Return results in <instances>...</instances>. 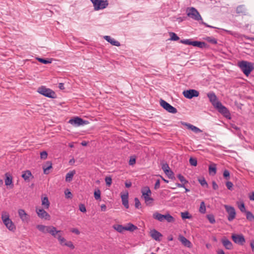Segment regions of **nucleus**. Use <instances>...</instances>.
<instances>
[{
  "mask_svg": "<svg viewBox=\"0 0 254 254\" xmlns=\"http://www.w3.org/2000/svg\"><path fill=\"white\" fill-rule=\"evenodd\" d=\"M199 183L200 184V185L202 186H207V182L206 181H205V180L203 178V179H199Z\"/></svg>",
  "mask_w": 254,
  "mask_h": 254,
  "instance_id": "obj_55",
  "label": "nucleus"
},
{
  "mask_svg": "<svg viewBox=\"0 0 254 254\" xmlns=\"http://www.w3.org/2000/svg\"><path fill=\"white\" fill-rule=\"evenodd\" d=\"M162 169L164 171L165 173H166V172H167L169 170H170V168L167 164H163V165L162 166Z\"/></svg>",
  "mask_w": 254,
  "mask_h": 254,
  "instance_id": "obj_50",
  "label": "nucleus"
},
{
  "mask_svg": "<svg viewBox=\"0 0 254 254\" xmlns=\"http://www.w3.org/2000/svg\"><path fill=\"white\" fill-rule=\"evenodd\" d=\"M65 194L67 198H71L72 197V194H71V192L69 191H68L67 192H66V191H65Z\"/></svg>",
  "mask_w": 254,
  "mask_h": 254,
  "instance_id": "obj_60",
  "label": "nucleus"
},
{
  "mask_svg": "<svg viewBox=\"0 0 254 254\" xmlns=\"http://www.w3.org/2000/svg\"><path fill=\"white\" fill-rule=\"evenodd\" d=\"M52 168V163L50 161H47L45 165L43 166L44 173L45 174H48L49 173V170Z\"/></svg>",
  "mask_w": 254,
  "mask_h": 254,
  "instance_id": "obj_25",
  "label": "nucleus"
},
{
  "mask_svg": "<svg viewBox=\"0 0 254 254\" xmlns=\"http://www.w3.org/2000/svg\"><path fill=\"white\" fill-rule=\"evenodd\" d=\"M165 219L169 223L173 222L175 221L174 218L169 214L165 215Z\"/></svg>",
  "mask_w": 254,
  "mask_h": 254,
  "instance_id": "obj_38",
  "label": "nucleus"
},
{
  "mask_svg": "<svg viewBox=\"0 0 254 254\" xmlns=\"http://www.w3.org/2000/svg\"><path fill=\"white\" fill-rule=\"evenodd\" d=\"M128 195L127 192L126 193L121 195V198L122 203L126 208H128L129 207L128 201Z\"/></svg>",
  "mask_w": 254,
  "mask_h": 254,
  "instance_id": "obj_24",
  "label": "nucleus"
},
{
  "mask_svg": "<svg viewBox=\"0 0 254 254\" xmlns=\"http://www.w3.org/2000/svg\"><path fill=\"white\" fill-rule=\"evenodd\" d=\"M236 12L238 14H241L244 15L248 14L247 10L244 5H240L236 8Z\"/></svg>",
  "mask_w": 254,
  "mask_h": 254,
  "instance_id": "obj_23",
  "label": "nucleus"
},
{
  "mask_svg": "<svg viewBox=\"0 0 254 254\" xmlns=\"http://www.w3.org/2000/svg\"><path fill=\"white\" fill-rule=\"evenodd\" d=\"M189 162L191 166H196L197 165V160L195 158L190 157L189 159Z\"/></svg>",
  "mask_w": 254,
  "mask_h": 254,
  "instance_id": "obj_45",
  "label": "nucleus"
},
{
  "mask_svg": "<svg viewBox=\"0 0 254 254\" xmlns=\"http://www.w3.org/2000/svg\"><path fill=\"white\" fill-rule=\"evenodd\" d=\"M181 124L187 127L188 129H190L191 130H192V131H193L195 133H197L202 132V130L200 129H199L198 127H197L192 125H191L189 123L181 122Z\"/></svg>",
  "mask_w": 254,
  "mask_h": 254,
  "instance_id": "obj_17",
  "label": "nucleus"
},
{
  "mask_svg": "<svg viewBox=\"0 0 254 254\" xmlns=\"http://www.w3.org/2000/svg\"><path fill=\"white\" fill-rule=\"evenodd\" d=\"M160 104L162 107L169 113L175 114L177 112V110L175 107L163 99L160 100Z\"/></svg>",
  "mask_w": 254,
  "mask_h": 254,
  "instance_id": "obj_9",
  "label": "nucleus"
},
{
  "mask_svg": "<svg viewBox=\"0 0 254 254\" xmlns=\"http://www.w3.org/2000/svg\"><path fill=\"white\" fill-rule=\"evenodd\" d=\"M52 226H45L43 225H38L37 228L43 233H49Z\"/></svg>",
  "mask_w": 254,
  "mask_h": 254,
  "instance_id": "obj_20",
  "label": "nucleus"
},
{
  "mask_svg": "<svg viewBox=\"0 0 254 254\" xmlns=\"http://www.w3.org/2000/svg\"><path fill=\"white\" fill-rule=\"evenodd\" d=\"M142 196L146 205H149L153 201V199L150 197L151 191L148 187H145L141 190Z\"/></svg>",
  "mask_w": 254,
  "mask_h": 254,
  "instance_id": "obj_4",
  "label": "nucleus"
},
{
  "mask_svg": "<svg viewBox=\"0 0 254 254\" xmlns=\"http://www.w3.org/2000/svg\"><path fill=\"white\" fill-rule=\"evenodd\" d=\"M92 2L95 10L103 9L108 5L107 0H90Z\"/></svg>",
  "mask_w": 254,
  "mask_h": 254,
  "instance_id": "obj_5",
  "label": "nucleus"
},
{
  "mask_svg": "<svg viewBox=\"0 0 254 254\" xmlns=\"http://www.w3.org/2000/svg\"><path fill=\"white\" fill-rule=\"evenodd\" d=\"M199 211L201 213H202V214L205 213V212H206V207H205V203H204V202L203 201H202L200 203V207H199Z\"/></svg>",
  "mask_w": 254,
  "mask_h": 254,
  "instance_id": "obj_37",
  "label": "nucleus"
},
{
  "mask_svg": "<svg viewBox=\"0 0 254 254\" xmlns=\"http://www.w3.org/2000/svg\"><path fill=\"white\" fill-rule=\"evenodd\" d=\"M207 40L209 42H210V43H211L212 44H216L217 43V41L216 39H215V38H210V37H208L207 38Z\"/></svg>",
  "mask_w": 254,
  "mask_h": 254,
  "instance_id": "obj_52",
  "label": "nucleus"
},
{
  "mask_svg": "<svg viewBox=\"0 0 254 254\" xmlns=\"http://www.w3.org/2000/svg\"><path fill=\"white\" fill-rule=\"evenodd\" d=\"M223 176L226 179H228V178H229V177H230L229 171L227 170H224V171L223 172Z\"/></svg>",
  "mask_w": 254,
  "mask_h": 254,
  "instance_id": "obj_53",
  "label": "nucleus"
},
{
  "mask_svg": "<svg viewBox=\"0 0 254 254\" xmlns=\"http://www.w3.org/2000/svg\"><path fill=\"white\" fill-rule=\"evenodd\" d=\"M207 218L211 224H214L215 222L214 216L212 214H208L207 215Z\"/></svg>",
  "mask_w": 254,
  "mask_h": 254,
  "instance_id": "obj_43",
  "label": "nucleus"
},
{
  "mask_svg": "<svg viewBox=\"0 0 254 254\" xmlns=\"http://www.w3.org/2000/svg\"><path fill=\"white\" fill-rule=\"evenodd\" d=\"M223 246L227 250H232L233 248V244L230 241L226 238H223L221 240Z\"/></svg>",
  "mask_w": 254,
  "mask_h": 254,
  "instance_id": "obj_19",
  "label": "nucleus"
},
{
  "mask_svg": "<svg viewBox=\"0 0 254 254\" xmlns=\"http://www.w3.org/2000/svg\"><path fill=\"white\" fill-rule=\"evenodd\" d=\"M181 214L183 219H190L191 217V216L189 214L188 211L181 212Z\"/></svg>",
  "mask_w": 254,
  "mask_h": 254,
  "instance_id": "obj_41",
  "label": "nucleus"
},
{
  "mask_svg": "<svg viewBox=\"0 0 254 254\" xmlns=\"http://www.w3.org/2000/svg\"><path fill=\"white\" fill-rule=\"evenodd\" d=\"M226 186L228 190H232L233 184L231 182H227L226 183Z\"/></svg>",
  "mask_w": 254,
  "mask_h": 254,
  "instance_id": "obj_54",
  "label": "nucleus"
},
{
  "mask_svg": "<svg viewBox=\"0 0 254 254\" xmlns=\"http://www.w3.org/2000/svg\"><path fill=\"white\" fill-rule=\"evenodd\" d=\"M220 114L226 118L230 119V113L226 107L220 102L214 107Z\"/></svg>",
  "mask_w": 254,
  "mask_h": 254,
  "instance_id": "obj_7",
  "label": "nucleus"
},
{
  "mask_svg": "<svg viewBox=\"0 0 254 254\" xmlns=\"http://www.w3.org/2000/svg\"><path fill=\"white\" fill-rule=\"evenodd\" d=\"M94 197L96 200L99 199L101 198V192L100 190L98 189L97 190L94 191Z\"/></svg>",
  "mask_w": 254,
  "mask_h": 254,
  "instance_id": "obj_44",
  "label": "nucleus"
},
{
  "mask_svg": "<svg viewBox=\"0 0 254 254\" xmlns=\"http://www.w3.org/2000/svg\"><path fill=\"white\" fill-rule=\"evenodd\" d=\"M113 227L115 230L120 233L123 232L126 229L125 227H124L121 225H115Z\"/></svg>",
  "mask_w": 254,
  "mask_h": 254,
  "instance_id": "obj_32",
  "label": "nucleus"
},
{
  "mask_svg": "<svg viewBox=\"0 0 254 254\" xmlns=\"http://www.w3.org/2000/svg\"><path fill=\"white\" fill-rule=\"evenodd\" d=\"M180 43L185 45H192L194 47H197L200 48H204L206 45L205 43L203 42H199L197 41H192L191 39L181 40L180 41Z\"/></svg>",
  "mask_w": 254,
  "mask_h": 254,
  "instance_id": "obj_8",
  "label": "nucleus"
},
{
  "mask_svg": "<svg viewBox=\"0 0 254 254\" xmlns=\"http://www.w3.org/2000/svg\"><path fill=\"white\" fill-rule=\"evenodd\" d=\"M165 174H166V175L168 176V177L169 178H172L173 177V172L171 170H169L168 171L166 172Z\"/></svg>",
  "mask_w": 254,
  "mask_h": 254,
  "instance_id": "obj_57",
  "label": "nucleus"
},
{
  "mask_svg": "<svg viewBox=\"0 0 254 254\" xmlns=\"http://www.w3.org/2000/svg\"><path fill=\"white\" fill-rule=\"evenodd\" d=\"M177 177L182 183L185 184L188 183V182L185 179L184 177L182 176L181 174H178Z\"/></svg>",
  "mask_w": 254,
  "mask_h": 254,
  "instance_id": "obj_46",
  "label": "nucleus"
},
{
  "mask_svg": "<svg viewBox=\"0 0 254 254\" xmlns=\"http://www.w3.org/2000/svg\"><path fill=\"white\" fill-rule=\"evenodd\" d=\"M101 209L102 211H105L106 210V206L103 204L101 205Z\"/></svg>",
  "mask_w": 254,
  "mask_h": 254,
  "instance_id": "obj_63",
  "label": "nucleus"
},
{
  "mask_svg": "<svg viewBox=\"0 0 254 254\" xmlns=\"http://www.w3.org/2000/svg\"><path fill=\"white\" fill-rule=\"evenodd\" d=\"M38 92L49 98H55L56 97V94L54 91L49 88H47L45 86H41L38 89Z\"/></svg>",
  "mask_w": 254,
  "mask_h": 254,
  "instance_id": "obj_6",
  "label": "nucleus"
},
{
  "mask_svg": "<svg viewBox=\"0 0 254 254\" xmlns=\"http://www.w3.org/2000/svg\"><path fill=\"white\" fill-rule=\"evenodd\" d=\"M79 208L80 211L82 212H85L86 211L85 205L83 204H80L79 206Z\"/></svg>",
  "mask_w": 254,
  "mask_h": 254,
  "instance_id": "obj_56",
  "label": "nucleus"
},
{
  "mask_svg": "<svg viewBox=\"0 0 254 254\" xmlns=\"http://www.w3.org/2000/svg\"><path fill=\"white\" fill-rule=\"evenodd\" d=\"M134 203H135V207L136 208H139L141 207V203L139 201V200L138 198L135 197L134 198Z\"/></svg>",
  "mask_w": 254,
  "mask_h": 254,
  "instance_id": "obj_48",
  "label": "nucleus"
},
{
  "mask_svg": "<svg viewBox=\"0 0 254 254\" xmlns=\"http://www.w3.org/2000/svg\"><path fill=\"white\" fill-rule=\"evenodd\" d=\"M150 235L153 239L158 242L161 241V238L163 237V235L155 229L151 230L150 231Z\"/></svg>",
  "mask_w": 254,
  "mask_h": 254,
  "instance_id": "obj_15",
  "label": "nucleus"
},
{
  "mask_svg": "<svg viewBox=\"0 0 254 254\" xmlns=\"http://www.w3.org/2000/svg\"><path fill=\"white\" fill-rule=\"evenodd\" d=\"M37 59L39 62H40L41 63L44 64H50L52 63L51 60L45 59H42V58H38Z\"/></svg>",
  "mask_w": 254,
  "mask_h": 254,
  "instance_id": "obj_42",
  "label": "nucleus"
},
{
  "mask_svg": "<svg viewBox=\"0 0 254 254\" xmlns=\"http://www.w3.org/2000/svg\"><path fill=\"white\" fill-rule=\"evenodd\" d=\"M106 185L108 186H110L112 184V179L111 177H106L105 179Z\"/></svg>",
  "mask_w": 254,
  "mask_h": 254,
  "instance_id": "obj_47",
  "label": "nucleus"
},
{
  "mask_svg": "<svg viewBox=\"0 0 254 254\" xmlns=\"http://www.w3.org/2000/svg\"><path fill=\"white\" fill-rule=\"evenodd\" d=\"M61 231L57 230L56 228L54 226H52V228L49 232V234H50L54 238H57L58 234H61Z\"/></svg>",
  "mask_w": 254,
  "mask_h": 254,
  "instance_id": "obj_26",
  "label": "nucleus"
},
{
  "mask_svg": "<svg viewBox=\"0 0 254 254\" xmlns=\"http://www.w3.org/2000/svg\"><path fill=\"white\" fill-rule=\"evenodd\" d=\"M250 246H251L252 251L253 252H254V240H252L251 242Z\"/></svg>",
  "mask_w": 254,
  "mask_h": 254,
  "instance_id": "obj_64",
  "label": "nucleus"
},
{
  "mask_svg": "<svg viewBox=\"0 0 254 254\" xmlns=\"http://www.w3.org/2000/svg\"><path fill=\"white\" fill-rule=\"evenodd\" d=\"M32 176V175L31 172L29 170H27L22 172V177L25 181L29 182V178Z\"/></svg>",
  "mask_w": 254,
  "mask_h": 254,
  "instance_id": "obj_27",
  "label": "nucleus"
},
{
  "mask_svg": "<svg viewBox=\"0 0 254 254\" xmlns=\"http://www.w3.org/2000/svg\"><path fill=\"white\" fill-rule=\"evenodd\" d=\"M125 230H127L129 231H133L137 229V228L135 225H133L132 224L129 223L128 224V225L127 227H125Z\"/></svg>",
  "mask_w": 254,
  "mask_h": 254,
  "instance_id": "obj_35",
  "label": "nucleus"
},
{
  "mask_svg": "<svg viewBox=\"0 0 254 254\" xmlns=\"http://www.w3.org/2000/svg\"><path fill=\"white\" fill-rule=\"evenodd\" d=\"M183 95L188 99H191L193 97H198L199 95V92L195 89H190L185 90L183 92Z\"/></svg>",
  "mask_w": 254,
  "mask_h": 254,
  "instance_id": "obj_12",
  "label": "nucleus"
},
{
  "mask_svg": "<svg viewBox=\"0 0 254 254\" xmlns=\"http://www.w3.org/2000/svg\"><path fill=\"white\" fill-rule=\"evenodd\" d=\"M238 207L240 210V211L242 212H246L247 211L246 210L245 205L244 202H241L240 203H238Z\"/></svg>",
  "mask_w": 254,
  "mask_h": 254,
  "instance_id": "obj_39",
  "label": "nucleus"
},
{
  "mask_svg": "<svg viewBox=\"0 0 254 254\" xmlns=\"http://www.w3.org/2000/svg\"><path fill=\"white\" fill-rule=\"evenodd\" d=\"M57 239H58L60 244L62 246H64V243L66 242V240L62 237V234H59Z\"/></svg>",
  "mask_w": 254,
  "mask_h": 254,
  "instance_id": "obj_40",
  "label": "nucleus"
},
{
  "mask_svg": "<svg viewBox=\"0 0 254 254\" xmlns=\"http://www.w3.org/2000/svg\"><path fill=\"white\" fill-rule=\"evenodd\" d=\"M18 215L23 222H27L29 220V216L23 209L18 210Z\"/></svg>",
  "mask_w": 254,
  "mask_h": 254,
  "instance_id": "obj_18",
  "label": "nucleus"
},
{
  "mask_svg": "<svg viewBox=\"0 0 254 254\" xmlns=\"http://www.w3.org/2000/svg\"><path fill=\"white\" fill-rule=\"evenodd\" d=\"M209 173L210 174L213 175H215L216 173V167L215 164H213L209 166Z\"/></svg>",
  "mask_w": 254,
  "mask_h": 254,
  "instance_id": "obj_31",
  "label": "nucleus"
},
{
  "mask_svg": "<svg viewBox=\"0 0 254 254\" xmlns=\"http://www.w3.org/2000/svg\"><path fill=\"white\" fill-rule=\"evenodd\" d=\"M64 246H67L71 249H73L74 248V246L71 241H67L64 243Z\"/></svg>",
  "mask_w": 254,
  "mask_h": 254,
  "instance_id": "obj_49",
  "label": "nucleus"
},
{
  "mask_svg": "<svg viewBox=\"0 0 254 254\" xmlns=\"http://www.w3.org/2000/svg\"><path fill=\"white\" fill-rule=\"evenodd\" d=\"M179 240L183 244L185 247L190 248L191 246V242L182 235H180L179 237Z\"/></svg>",
  "mask_w": 254,
  "mask_h": 254,
  "instance_id": "obj_22",
  "label": "nucleus"
},
{
  "mask_svg": "<svg viewBox=\"0 0 254 254\" xmlns=\"http://www.w3.org/2000/svg\"><path fill=\"white\" fill-rule=\"evenodd\" d=\"M207 96L209 98V101L211 102L212 105L214 107L216 103L220 102L217 99V96L213 92H210L207 94Z\"/></svg>",
  "mask_w": 254,
  "mask_h": 254,
  "instance_id": "obj_16",
  "label": "nucleus"
},
{
  "mask_svg": "<svg viewBox=\"0 0 254 254\" xmlns=\"http://www.w3.org/2000/svg\"><path fill=\"white\" fill-rule=\"evenodd\" d=\"M6 176V179L5 180V184L6 186L10 185L12 184V178L11 176L8 175L7 173L5 174Z\"/></svg>",
  "mask_w": 254,
  "mask_h": 254,
  "instance_id": "obj_34",
  "label": "nucleus"
},
{
  "mask_svg": "<svg viewBox=\"0 0 254 254\" xmlns=\"http://www.w3.org/2000/svg\"><path fill=\"white\" fill-rule=\"evenodd\" d=\"M135 163V159L134 158H130L129 161V164L130 165H132Z\"/></svg>",
  "mask_w": 254,
  "mask_h": 254,
  "instance_id": "obj_62",
  "label": "nucleus"
},
{
  "mask_svg": "<svg viewBox=\"0 0 254 254\" xmlns=\"http://www.w3.org/2000/svg\"><path fill=\"white\" fill-rule=\"evenodd\" d=\"M50 202L47 196H45L42 198V205L45 209H48L50 206Z\"/></svg>",
  "mask_w": 254,
  "mask_h": 254,
  "instance_id": "obj_29",
  "label": "nucleus"
},
{
  "mask_svg": "<svg viewBox=\"0 0 254 254\" xmlns=\"http://www.w3.org/2000/svg\"><path fill=\"white\" fill-rule=\"evenodd\" d=\"M86 121H84L80 118L75 117L71 119L68 121V123L74 127H79L80 126L85 124Z\"/></svg>",
  "mask_w": 254,
  "mask_h": 254,
  "instance_id": "obj_14",
  "label": "nucleus"
},
{
  "mask_svg": "<svg viewBox=\"0 0 254 254\" xmlns=\"http://www.w3.org/2000/svg\"><path fill=\"white\" fill-rule=\"evenodd\" d=\"M232 239L234 242L238 245L242 246L246 242L244 236L242 234H232Z\"/></svg>",
  "mask_w": 254,
  "mask_h": 254,
  "instance_id": "obj_10",
  "label": "nucleus"
},
{
  "mask_svg": "<svg viewBox=\"0 0 254 254\" xmlns=\"http://www.w3.org/2000/svg\"><path fill=\"white\" fill-rule=\"evenodd\" d=\"M246 213L247 219L248 220H249L250 221L254 222V215H253V214L250 211H246Z\"/></svg>",
  "mask_w": 254,
  "mask_h": 254,
  "instance_id": "obj_33",
  "label": "nucleus"
},
{
  "mask_svg": "<svg viewBox=\"0 0 254 254\" xmlns=\"http://www.w3.org/2000/svg\"><path fill=\"white\" fill-rule=\"evenodd\" d=\"M75 171L73 170L67 173L65 176V181L67 182H70L71 181L73 176L75 174Z\"/></svg>",
  "mask_w": 254,
  "mask_h": 254,
  "instance_id": "obj_28",
  "label": "nucleus"
},
{
  "mask_svg": "<svg viewBox=\"0 0 254 254\" xmlns=\"http://www.w3.org/2000/svg\"><path fill=\"white\" fill-rule=\"evenodd\" d=\"M186 12L188 17L196 21L201 20V21L200 23L205 25L206 27L212 28H216V27L209 25L205 22H203L200 14L195 8L193 7H188L186 9Z\"/></svg>",
  "mask_w": 254,
  "mask_h": 254,
  "instance_id": "obj_1",
  "label": "nucleus"
},
{
  "mask_svg": "<svg viewBox=\"0 0 254 254\" xmlns=\"http://www.w3.org/2000/svg\"><path fill=\"white\" fill-rule=\"evenodd\" d=\"M160 180H157L156 181V183L155 184L154 189L155 190H157V189H159L160 188Z\"/></svg>",
  "mask_w": 254,
  "mask_h": 254,
  "instance_id": "obj_58",
  "label": "nucleus"
},
{
  "mask_svg": "<svg viewBox=\"0 0 254 254\" xmlns=\"http://www.w3.org/2000/svg\"><path fill=\"white\" fill-rule=\"evenodd\" d=\"M153 217L154 219L162 222L165 220V215L161 214L158 212H155L153 214Z\"/></svg>",
  "mask_w": 254,
  "mask_h": 254,
  "instance_id": "obj_30",
  "label": "nucleus"
},
{
  "mask_svg": "<svg viewBox=\"0 0 254 254\" xmlns=\"http://www.w3.org/2000/svg\"><path fill=\"white\" fill-rule=\"evenodd\" d=\"M1 219L4 224L9 230L14 231L15 230L16 227L11 219H9V215L8 212L6 211L2 212Z\"/></svg>",
  "mask_w": 254,
  "mask_h": 254,
  "instance_id": "obj_3",
  "label": "nucleus"
},
{
  "mask_svg": "<svg viewBox=\"0 0 254 254\" xmlns=\"http://www.w3.org/2000/svg\"><path fill=\"white\" fill-rule=\"evenodd\" d=\"M238 65L246 76H248L254 69V64L246 61L239 62Z\"/></svg>",
  "mask_w": 254,
  "mask_h": 254,
  "instance_id": "obj_2",
  "label": "nucleus"
},
{
  "mask_svg": "<svg viewBox=\"0 0 254 254\" xmlns=\"http://www.w3.org/2000/svg\"><path fill=\"white\" fill-rule=\"evenodd\" d=\"M36 212L38 217L41 219L49 220L51 218L50 215L42 208H37Z\"/></svg>",
  "mask_w": 254,
  "mask_h": 254,
  "instance_id": "obj_13",
  "label": "nucleus"
},
{
  "mask_svg": "<svg viewBox=\"0 0 254 254\" xmlns=\"http://www.w3.org/2000/svg\"><path fill=\"white\" fill-rule=\"evenodd\" d=\"M225 208L228 214V220L229 221L233 220L236 217V211L235 208L231 206L225 205Z\"/></svg>",
  "mask_w": 254,
  "mask_h": 254,
  "instance_id": "obj_11",
  "label": "nucleus"
},
{
  "mask_svg": "<svg viewBox=\"0 0 254 254\" xmlns=\"http://www.w3.org/2000/svg\"><path fill=\"white\" fill-rule=\"evenodd\" d=\"M169 35L170 36V40L171 41H178L180 39L177 35L174 32H170Z\"/></svg>",
  "mask_w": 254,
  "mask_h": 254,
  "instance_id": "obj_36",
  "label": "nucleus"
},
{
  "mask_svg": "<svg viewBox=\"0 0 254 254\" xmlns=\"http://www.w3.org/2000/svg\"><path fill=\"white\" fill-rule=\"evenodd\" d=\"M104 38L111 45L117 47L120 46V43L116 41L115 39L112 38L110 36H105Z\"/></svg>",
  "mask_w": 254,
  "mask_h": 254,
  "instance_id": "obj_21",
  "label": "nucleus"
},
{
  "mask_svg": "<svg viewBox=\"0 0 254 254\" xmlns=\"http://www.w3.org/2000/svg\"><path fill=\"white\" fill-rule=\"evenodd\" d=\"M212 188L214 190H216L218 188V186L216 183L214 181L212 182Z\"/></svg>",
  "mask_w": 254,
  "mask_h": 254,
  "instance_id": "obj_59",
  "label": "nucleus"
},
{
  "mask_svg": "<svg viewBox=\"0 0 254 254\" xmlns=\"http://www.w3.org/2000/svg\"><path fill=\"white\" fill-rule=\"evenodd\" d=\"M48 154L46 151H42L40 153V157L42 159H46L47 158Z\"/></svg>",
  "mask_w": 254,
  "mask_h": 254,
  "instance_id": "obj_51",
  "label": "nucleus"
},
{
  "mask_svg": "<svg viewBox=\"0 0 254 254\" xmlns=\"http://www.w3.org/2000/svg\"><path fill=\"white\" fill-rule=\"evenodd\" d=\"M71 232H72V233H74L77 235H79L80 234L79 231L77 229H76V228L72 229V230H71Z\"/></svg>",
  "mask_w": 254,
  "mask_h": 254,
  "instance_id": "obj_61",
  "label": "nucleus"
}]
</instances>
